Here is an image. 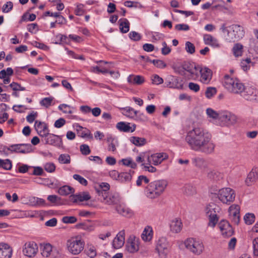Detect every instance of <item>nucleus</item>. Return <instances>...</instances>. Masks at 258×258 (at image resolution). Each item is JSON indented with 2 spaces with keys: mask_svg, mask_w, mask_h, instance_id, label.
Here are the masks:
<instances>
[{
  "mask_svg": "<svg viewBox=\"0 0 258 258\" xmlns=\"http://www.w3.org/2000/svg\"><path fill=\"white\" fill-rule=\"evenodd\" d=\"M185 141L191 149L206 154L213 153L215 147L211 134L202 127H195L188 131Z\"/></svg>",
  "mask_w": 258,
  "mask_h": 258,
  "instance_id": "f257e3e1",
  "label": "nucleus"
},
{
  "mask_svg": "<svg viewBox=\"0 0 258 258\" xmlns=\"http://www.w3.org/2000/svg\"><path fill=\"white\" fill-rule=\"evenodd\" d=\"M168 185L166 180H158L150 182L146 187L145 192L146 196L151 199L160 197Z\"/></svg>",
  "mask_w": 258,
  "mask_h": 258,
  "instance_id": "f03ea898",
  "label": "nucleus"
},
{
  "mask_svg": "<svg viewBox=\"0 0 258 258\" xmlns=\"http://www.w3.org/2000/svg\"><path fill=\"white\" fill-rule=\"evenodd\" d=\"M235 191L230 188H222L219 190L218 193H212V199L218 198L222 203L230 205L235 198Z\"/></svg>",
  "mask_w": 258,
  "mask_h": 258,
  "instance_id": "7ed1b4c3",
  "label": "nucleus"
},
{
  "mask_svg": "<svg viewBox=\"0 0 258 258\" xmlns=\"http://www.w3.org/2000/svg\"><path fill=\"white\" fill-rule=\"evenodd\" d=\"M223 85L229 92L239 94L245 91V86L238 79L232 78L228 75L224 77Z\"/></svg>",
  "mask_w": 258,
  "mask_h": 258,
  "instance_id": "20e7f679",
  "label": "nucleus"
},
{
  "mask_svg": "<svg viewBox=\"0 0 258 258\" xmlns=\"http://www.w3.org/2000/svg\"><path fill=\"white\" fill-rule=\"evenodd\" d=\"M221 209L219 206L214 203H209L206 207V213L209 217L208 225L214 227L218 221L217 214L220 212Z\"/></svg>",
  "mask_w": 258,
  "mask_h": 258,
  "instance_id": "39448f33",
  "label": "nucleus"
},
{
  "mask_svg": "<svg viewBox=\"0 0 258 258\" xmlns=\"http://www.w3.org/2000/svg\"><path fill=\"white\" fill-rule=\"evenodd\" d=\"M184 244L187 249L197 255L202 253L204 249L203 243L193 238L187 239L184 242Z\"/></svg>",
  "mask_w": 258,
  "mask_h": 258,
  "instance_id": "423d86ee",
  "label": "nucleus"
},
{
  "mask_svg": "<svg viewBox=\"0 0 258 258\" xmlns=\"http://www.w3.org/2000/svg\"><path fill=\"white\" fill-rule=\"evenodd\" d=\"M84 242L77 238L68 240L67 246L69 251L73 254H79L84 249Z\"/></svg>",
  "mask_w": 258,
  "mask_h": 258,
  "instance_id": "0eeeda50",
  "label": "nucleus"
},
{
  "mask_svg": "<svg viewBox=\"0 0 258 258\" xmlns=\"http://www.w3.org/2000/svg\"><path fill=\"white\" fill-rule=\"evenodd\" d=\"M5 151H9L11 153L27 154L32 151L30 144H19L10 145L9 147H4Z\"/></svg>",
  "mask_w": 258,
  "mask_h": 258,
  "instance_id": "6e6552de",
  "label": "nucleus"
},
{
  "mask_svg": "<svg viewBox=\"0 0 258 258\" xmlns=\"http://www.w3.org/2000/svg\"><path fill=\"white\" fill-rule=\"evenodd\" d=\"M170 244L165 237H161L157 241L156 250L161 258H166L169 252Z\"/></svg>",
  "mask_w": 258,
  "mask_h": 258,
  "instance_id": "1a4fd4ad",
  "label": "nucleus"
},
{
  "mask_svg": "<svg viewBox=\"0 0 258 258\" xmlns=\"http://www.w3.org/2000/svg\"><path fill=\"white\" fill-rule=\"evenodd\" d=\"M219 120L222 126H229L234 124L237 120L236 116L229 112H224L220 114Z\"/></svg>",
  "mask_w": 258,
  "mask_h": 258,
  "instance_id": "9d476101",
  "label": "nucleus"
},
{
  "mask_svg": "<svg viewBox=\"0 0 258 258\" xmlns=\"http://www.w3.org/2000/svg\"><path fill=\"white\" fill-rule=\"evenodd\" d=\"M232 32H230L228 40L231 42L238 41L244 35V31L242 27L239 25H233L231 26Z\"/></svg>",
  "mask_w": 258,
  "mask_h": 258,
  "instance_id": "9b49d317",
  "label": "nucleus"
},
{
  "mask_svg": "<svg viewBox=\"0 0 258 258\" xmlns=\"http://www.w3.org/2000/svg\"><path fill=\"white\" fill-rule=\"evenodd\" d=\"M38 251L37 244L34 241H29L25 243L23 247L24 254L29 257H34Z\"/></svg>",
  "mask_w": 258,
  "mask_h": 258,
  "instance_id": "f8f14e48",
  "label": "nucleus"
},
{
  "mask_svg": "<svg viewBox=\"0 0 258 258\" xmlns=\"http://www.w3.org/2000/svg\"><path fill=\"white\" fill-rule=\"evenodd\" d=\"M183 70L190 74V77L192 79H196L198 77L200 71H201V67L195 63H191L188 62H184L182 66Z\"/></svg>",
  "mask_w": 258,
  "mask_h": 258,
  "instance_id": "ddd939ff",
  "label": "nucleus"
},
{
  "mask_svg": "<svg viewBox=\"0 0 258 258\" xmlns=\"http://www.w3.org/2000/svg\"><path fill=\"white\" fill-rule=\"evenodd\" d=\"M218 226L223 236L230 237L233 235V229L227 221L221 220L219 223Z\"/></svg>",
  "mask_w": 258,
  "mask_h": 258,
  "instance_id": "4468645a",
  "label": "nucleus"
},
{
  "mask_svg": "<svg viewBox=\"0 0 258 258\" xmlns=\"http://www.w3.org/2000/svg\"><path fill=\"white\" fill-rule=\"evenodd\" d=\"M229 215L231 216L232 222L238 225L240 221V207L238 205H233L229 209Z\"/></svg>",
  "mask_w": 258,
  "mask_h": 258,
  "instance_id": "2eb2a0df",
  "label": "nucleus"
},
{
  "mask_svg": "<svg viewBox=\"0 0 258 258\" xmlns=\"http://www.w3.org/2000/svg\"><path fill=\"white\" fill-rule=\"evenodd\" d=\"M125 232L124 230L120 231L114 238L112 242V246L115 249L121 248L124 243Z\"/></svg>",
  "mask_w": 258,
  "mask_h": 258,
  "instance_id": "dca6fc26",
  "label": "nucleus"
},
{
  "mask_svg": "<svg viewBox=\"0 0 258 258\" xmlns=\"http://www.w3.org/2000/svg\"><path fill=\"white\" fill-rule=\"evenodd\" d=\"M13 250L7 243H0V258H11Z\"/></svg>",
  "mask_w": 258,
  "mask_h": 258,
  "instance_id": "f3484780",
  "label": "nucleus"
},
{
  "mask_svg": "<svg viewBox=\"0 0 258 258\" xmlns=\"http://www.w3.org/2000/svg\"><path fill=\"white\" fill-rule=\"evenodd\" d=\"M139 239L136 237L130 238L126 243V249L130 253L137 252L139 249Z\"/></svg>",
  "mask_w": 258,
  "mask_h": 258,
  "instance_id": "a211bd4d",
  "label": "nucleus"
},
{
  "mask_svg": "<svg viewBox=\"0 0 258 258\" xmlns=\"http://www.w3.org/2000/svg\"><path fill=\"white\" fill-rule=\"evenodd\" d=\"M182 228L181 220L179 218L173 219L170 223V231L174 233L180 232Z\"/></svg>",
  "mask_w": 258,
  "mask_h": 258,
  "instance_id": "6ab92c4d",
  "label": "nucleus"
},
{
  "mask_svg": "<svg viewBox=\"0 0 258 258\" xmlns=\"http://www.w3.org/2000/svg\"><path fill=\"white\" fill-rule=\"evenodd\" d=\"M204 41L205 44L210 45L214 48H219L221 45L218 40L210 34L204 35Z\"/></svg>",
  "mask_w": 258,
  "mask_h": 258,
  "instance_id": "aec40b11",
  "label": "nucleus"
},
{
  "mask_svg": "<svg viewBox=\"0 0 258 258\" xmlns=\"http://www.w3.org/2000/svg\"><path fill=\"white\" fill-rule=\"evenodd\" d=\"M199 74H201V81L203 83H208L212 79V72L207 68L204 69L201 68V71H200Z\"/></svg>",
  "mask_w": 258,
  "mask_h": 258,
  "instance_id": "412c9836",
  "label": "nucleus"
},
{
  "mask_svg": "<svg viewBox=\"0 0 258 258\" xmlns=\"http://www.w3.org/2000/svg\"><path fill=\"white\" fill-rule=\"evenodd\" d=\"M90 198V196L87 192H83L78 195H72L70 196V200L73 203L88 201Z\"/></svg>",
  "mask_w": 258,
  "mask_h": 258,
  "instance_id": "4be33fe9",
  "label": "nucleus"
},
{
  "mask_svg": "<svg viewBox=\"0 0 258 258\" xmlns=\"http://www.w3.org/2000/svg\"><path fill=\"white\" fill-rule=\"evenodd\" d=\"M44 142L46 144L53 146H59V144L61 143L60 139L58 136L51 134H49L47 135V136L45 138V141Z\"/></svg>",
  "mask_w": 258,
  "mask_h": 258,
  "instance_id": "5701e85b",
  "label": "nucleus"
},
{
  "mask_svg": "<svg viewBox=\"0 0 258 258\" xmlns=\"http://www.w3.org/2000/svg\"><path fill=\"white\" fill-rule=\"evenodd\" d=\"M130 123L124 122H119L116 124V128L121 132H133L135 131L136 125L133 124V128L130 126Z\"/></svg>",
  "mask_w": 258,
  "mask_h": 258,
  "instance_id": "b1692460",
  "label": "nucleus"
},
{
  "mask_svg": "<svg viewBox=\"0 0 258 258\" xmlns=\"http://www.w3.org/2000/svg\"><path fill=\"white\" fill-rule=\"evenodd\" d=\"M167 158L168 155L164 153H156L151 155L152 163L155 165L160 164L164 160Z\"/></svg>",
  "mask_w": 258,
  "mask_h": 258,
  "instance_id": "393cba45",
  "label": "nucleus"
},
{
  "mask_svg": "<svg viewBox=\"0 0 258 258\" xmlns=\"http://www.w3.org/2000/svg\"><path fill=\"white\" fill-rule=\"evenodd\" d=\"M257 173L255 170L253 168L248 173L245 180V182L247 186L251 185L256 181L258 178V174Z\"/></svg>",
  "mask_w": 258,
  "mask_h": 258,
  "instance_id": "a878e982",
  "label": "nucleus"
},
{
  "mask_svg": "<svg viewBox=\"0 0 258 258\" xmlns=\"http://www.w3.org/2000/svg\"><path fill=\"white\" fill-rule=\"evenodd\" d=\"M127 81L132 84L140 85L144 83L145 79L142 76L131 75L127 78Z\"/></svg>",
  "mask_w": 258,
  "mask_h": 258,
  "instance_id": "bb28decb",
  "label": "nucleus"
},
{
  "mask_svg": "<svg viewBox=\"0 0 258 258\" xmlns=\"http://www.w3.org/2000/svg\"><path fill=\"white\" fill-rule=\"evenodd\" d=\"M77 131L78 136L82 138H88L93 139V136L91 135L89 130L87 128H83L80 125L77 126Z\"/></svg>",
  "mask_w": 258,
  "mask_h": 258,
  "instance_id": "cd10ccee",
  "label": "nucleus"
},
{
  "mask_svg": "<svg viewBox=\"0 0 258 258\" xmlns=\"http://www.w3.org/2000/svg\"><path fill=\"white\" fill-rule=\"evenodd\" d=\"M116 210L118 214L123 216L131 217L132 215V212L130 209L121 205L116 207Z\"/></svg>",
  "mask_w": 258,
  "mask_h": 258,
  "instance_id": "c85d7f7f",
  "label": "nucleus"
},
{
  "mask_svg": "<svg viewBox=\"0 0 258 258\" xmlns=\"http://www.w3.org/2000/svg\"><path fill=\"white\" fill-rule=\"evenodd\" d=\"M75 192V189L70 186L63 185L58 190V193L61 196H67Z\"/></svg>",
  "mask_w": 258,
  "mask_h": 258,
  "instance_id": "c756f323",
  "label": "nucleus"
},
{
  "mask_svg": "<svg viewBox=\"0 0 258 258\" xmlns=\"http://www.w3.org/2000/svg\"><path fill=\"white\" fill-rule=\"evenodd\" d=\"M192 161L195 165L199 168L205 169L207 167V163L203 158H195L192 159Z\"/></svg>",
  "mask_w": 258,
  "mask_h": 258,
  "instance_id": "7c9ffc66",
  "label": "nucleus"
},
{
  "mask_svg": "<svg viewBox=\"0 0 258 258\" xmlns=\"http://www.w3.org/2000/svg\"><path fill=\"white\" fill-rule=\"evenodd\" d=\"M121 109L123 111V115L131 118H134L136 116L138 112V111L135 110L131 107H126L121 108Z\"/></svg>",
  "mask_w": 258,
  "mask_h": 258,
  "instance_id": "2f4dec72",
  "label": "nucleus"
},
{
  "mask_svg": "<svg viewBox=\"0 0 258 258\" xmlns=\"http://www.w3.org/2000/svg\"><path fill=\"white\" fill-rule=\"evenodd\" d=\"M131 143L137 146H141L145 145L147 143L146 139L144 138L137 137H132L130 139Z\"/></svg>",
  "mask_w": 258,
  "mask_h": 258,
  "instance_id": "473e14b6",
  "label": "nucleus"
},
{
  "mask_svg": "<svg viewBox=\"0 0 258 258\" xmlns=\"http://www.w3.org/2000/svg\"><path fill=\"white\" fill-rule=\"evenodd\" d=\"M240 66L244 71H247L249 70L251 66H254V62L251 61L250 58H246L242 60Z\"/></svg>",
  "mask_w": 258,
  "mask_h": 258,
  "instance_id": "72a5a7b5",
  "label": "nucleus"
},
{
  "mask_svg": "<svg viewBox=\"0 0 258 258\" xmlns=\"http://www.w3.org/2000/svg\"><path fill=\"white\" fill-rule=\"evenodd\" d=\"M183 192L187 196H193L196 193V189L192 185L187 184L183 187Z\"/></svg>",
  "mask_w": 258,
  "mask_h": 258,
  "instance_id": "f704fd0d",
  "label": "nucleus"
},
{
  "mask_svg": "<svg viewBox=\"0 0 258 258\" xmlns=\"http://www.w3.org/2000/svg\"><path fill=\"white\" fill-rule=\"evenodd\" d=\"M232 51L235 57L240 56L243 52V46L239 43L235 44L232 48Z\"/></svg>",
  "mask_w": 258,
  "mask_h": 258,
  "instance_id": "c9c22d12",
  "label": "nucleus"
},
{
  "mask_svg": "<svg viewBox=\"0 0 258 258\" xmlns=\"http://www.w3.org/2000/svg\"><path fill=\"white\" fill-rule=\"evenodd\" d=\"M34 126L37 132H40L41 133L42 131H45L48 129L45 123L38 120L35 121Z\"/></svg>",
  "mask_w": 258,
  "mask_h": 258,
  "instance_id": "e433bc0d",
  "label": "nucleus"
},
{
  "mask_svg": "<svg viewBox=\"0 0 258 258\" xmlns=\"http://www.w3.org/2000/svg\"><path fill=\"white\" fill-rule=\"evenodd\" d=\"M208 177L209 178L218 180L222 177V174L215 170H211L208 172Z\"/></svg>",
  "mask_w": 258,
  "mask_h": 258,
  "instance_id": "4c0bfd02",
  "label": "nucleus"
},
{
  "mask_svg": "<svg viewBox=\"0 0 258 258\" xmlns=\"http://www.w3.org/2000/svg\"><path fill=\"white\" fill-rule=\"evenodd\" d=\"M130 23L126 19H123L122 22H120L119 29L122 33H125L129 31Z\"/></svg>",
  "mask_w": 258,
  "mask_h": 258,
  "instance_id": "58836bf2",
  "label": "nucleus"
},
{
  "mask_svg": "<svg viewBox=\"0 0 258 258\" xmlns=\"http://www.w3.org/2000/svg\"><path fill=\"white\" fill-rule=\"evenodd\" d=\"M119 198L118 196L115 195H111L108 196V198L106 201V203L108 205H115L119 203Z\"/></svg>",
  "mask_w": 258,
  "mask_h": 258,
  "instance_id": "ea45409f",
  "label": "nucleus"
},
{
  "mask_svg": "<svg viewBox=\"0 0 258 258\" xmlns=\"http://www.w3.org/2000/svg\"><path fill=\"white\" fill-rule=\"evenodd\" d=\"M52 250V247L51 244L47 243L43 246L41 254L44 257H48L50 255Z\"/></svg>",
  "mask_w": 258,
  "mask_h": 258,
  "instance_id": "a19ab883",
  "label": "nucleus"
},
{
  "mask_svg": "<svg viewBox=\"0 0 258 258\" xmlns=\"http://www.w3.org/2000/svg\"><path fill=\"white\" fill-rule=\"evenodd\" d=\"M132 179V175L130 173L121 172L119 174L118 180L121 182H128Z\"/></svg>",
  "mask_w": 258,
  "mask_h": 258,
  "instance_id": "79ce46f5",
  "label": "nucleus"
},
{
  "mask_svg": "<svg viewBox=\"0 0 258 258\" xmlns=\"http://www.w3.org/2000/svg\"><path fill=\"white\" fill-rule=\"evenodd\" d=\"M12 162L9 159L3 160L0 159V168L6 170H10L12 168Z\"/></svg>",
  "mask_w": 258,
  "mask_h": 258,
  "instance_id": "37998d69",
  "label": "nucleus"
},
{
  "mask_svg": "<svg viewBox=\"0 0 258 258\" xmlns=\"http://www.w3.org/2000/svg\"><path fill=\"white\" fill-rule=\"evenodd\" d=\"M53 100V98L52 97H46L40 101V104L41 106H44L45 108H48L52 105Z\"/></svg>",
  "mask_w": 258,
  "mask_h": 258,
  "instance_id": "c03bdc74",
  "label": "nucleus"
},
{
  "mask_svg": "<svg viewBox=\"0 0 258 258\" xmlns=\"http://www.w3.org/2000/svg\"><path fill=\"white\" fill-rule=\"evenodd\" d=\"M58 161L61 164H69L71 162V157L69 154H63L59 155Z\"/></svg>",
  "mask_w": 258,
  "mask_h": 258,
  "instance_id": "a18cd8bd",
  "label": "nucleus"
},
{
  "mask_svg": "<svg viewBox=\"0 0 258 258\" xmlns=\"http://www.w3.org/2000/svg\"><path fill=\"white\" fill-rule=\"evenodd\" d=\"M255 220V216L252 213H247L244 217L245 223L247 225L252 224Z\"/></svg>",
  "mask_w": 258,
  "mask_h": 258,
  "instance_id": "49530a36",
  "label": "nucleus"
},
{
  "mask_svg": "<svg viewBox=\"0 0 258 258\" xmlns=\"http://www.w3.org/2000/svg\"><path fill=\"white\" fill-rule=\"evenodd\" d=\"M216 92L217 90L216 88L212 87H208L205 92V95L207 98H211L216 94Z\"/></svg>",
  "mask_w": 258,
  "mask_h": 258,
  "instance_id": "de8ad7c7",
  "label": "nucleus"
},
{
  "mask_svg": "<svg viewBox=\"0 0 258 258\" xmlns=\"http://www.w3.org/2000/svg\"><path fill=\"white\" fill-rule=\"evenodd\" d=\"M185 49L186 51L189 54H193L195 52V46L189 41H187L185 45Z\"/></svg>",
  "mask_w": 258,
  "mask_h": 258,
  "instance_id": "09e8293b",
  "label": "nucleus"
},
{
  "mask_svg": "<svg viewBox=\"0 0 258 258\" xmlns=\"http://www.w3.org/2000/svg\"><path fill=\"white\" fill-rule=\"evenodd\" d=\"M171 82H169L167 84V86L169 87V88H182V85H180V86H178L177 85L178 83V79L176 78L172 77V78L171 79Z\"/></svg>",
  "mask_w": 258,
  "mask_h": 258,
  "instance_id": "8fccbe9b",
  "label": "nucleus"
},
{
  "mask_svg": "<svg viewBox=\"0 0 258 258\" xmlns=\"http://www.w3.org/2000/svg\"><path fill=\"white\" fill-rule=\"evenodd\" d=\"M123 165L131 167L132 168L135 169L137 167V164L134 162L131 159H123L121 161Z\"/></svg>",
  "mask_w": 258,
  "mask_h": 258,
  "instance_id": "3c124183",
  "label": "nucleus"
},
{
  "mask_svg": "<svg viewBox=\"0 0 258 258\" xmlns=\"http://www.w3.org/2000/svg\"><path fill=\"white\" fill-rule=\"evenodd\" d=\"M152 230L149 231L146 228L144 229L143 233L142 234V238L145 241H150L152 238V235L151 234Z\"/></svg>",
  "mask_w": 258,
  "mask_h": 258,
  "instance_id": "603ef678",
  "label": "nucleus"
},
{
  "mask_svg": "<svg viewBox=\"0 0 258 258\" xmlns=\"http://www.w3.org/2000/svg\"><path fill=\"white\" fill-rule=\"evenodd\" d=\"M58 108L65 113L72 114L73 113L72 110L71 109V106L65 104L59 105Z\"/></svg>",
  "mask_w": 258,
  "mask_h": 258,
  "instance_id": "864d4df0",
  "label": "nucleus"
},
{
  "mask_svg": "<svg viewBox=\"0 0 258 258\" xmlns=\"http://www.w3.org/2000/svg\"><path fill=\"white\" fill-rule=\"evenodd\" d=\"M206 113L209 117L213 119L219 118L220 115L216 111L211 108L207 109Z\"/></svg>",
  "mask_w": 258,
  "mask_h": 258,
  "instance_id": "5fc2aeb1",
  "label": "nucleus"
},
{
  "mask_svg": "<svg viewBox=\"0 0 258 258\" xmlns=\"http://www.w3.org/2000/svg\"><path fill=\"white\" fill-rule=\"evenodd\" d=\"M56 40L54 42L55 44H60L61 42H66L67 39V36L64 35L58 34L55 36Z\"/></svg>",
  "mask_w": 258,
  "mask_h": 258,
  "instance_id": "6e6d98bb",
  "label": "nucleus"
},
{
  "mask_svg": "<svg viewBox=\"0 0 258 258\" xmlns=\"http://www.w3.org/2000/svg\"><path fill=\"white\" fill-rule=\"evenodd\" d=\"M190 29L189 25L186 24H179L175 26V29L177 31H188Z\"/></svg>",
  "mask_w": 258,
  "mask_h": 258,
  "instance_id": "4d7b16f0",
  "label": "nucleus"
},
{
  "mask_svg": "<svg viewBox=\"0 0 258 258\" xmlns=\"http://www.w3.org/2000/svg\"><path fill=\"white\" fill-rule=\"evenodd\" d=\"M77 219L75 216H64L62 219L64 223H75L77 222Z\"/></svg>",
  "mask_w": 258,
  "mask_h": 258,
  "instance_id": "13d9d810",
  "label": "nucleus"
},
{
  "mask_svg": "<svg viewBox=\"0 0 258 258\" xmlns=\"http://www.w3.org/2000/svg\"><path fill=\"white\" fill-rule=\"evenodd\" d=\"M44 169L48 172H53L55 169V166L53 163H46L44 166Z\"/></svg>",
  "mask_w": 258,
  "mask_h": 258,
  "instance_id": "bf43d9fd",
  "label": "nucleus"
},
{
  "mask_svg": "<svg viewBox=\"0 0 258 258\" xmlns=\"http://www.w3.org/2000/svg\"><path fill=\"white\" fill-rule=\"evenodd\" d=\"M162 48L161 49V53L163 55H166L168 54L171 52L170 48L167 46L165 41L162 43Z\"/></svg>",
  "mask_w": 258,
  "mask_h": 258,
  "instance_id": "052dcab7",
  "label": "nucleus"
},
{
  "mask_svg": "<svg viewBox=\"0 0 258 258\" xmlns=\"http://www.w3.org/2000/svg\"><path fill=\"white\" fill-rule=\"evenodd\" d=\"M73 178L83 185L86 186L88 184L87 180L79 174H74Z\"/></svg>",
  "mask_w": 258,
  "mask_h": 258,
  "instance_id": "680f3d73",
  "label": "nucleus"
},
{
  "mask_svg": "<svg viewBox=\"0 0 258 258\" xmlns=\"http://www.w3.org/2000/svg\"><path fill=\"white\" fill-rule=\"evenodd\" d=\"M129 37L134 41H139L140 40L142 36L141 34L138 32H136L135 31H131L129 33Z\"/></svg>",
  "mask_w": 258,
  "mask_h": 258,
  "instance_id": "e2e57ef3",
  "label": "nucleus"
},
{
  "mask_svg": "<svg viewBox=\"0 0 258 258\" xmlns=\"http://www.w3.org/2000/svg\"><path fill=\"white\" fill-rule=\"evenodd\" d=\"M80 151L82 154L84 155H89L91 152L89 146L86 144H83L80 146Z\"/></svg>",
  "mask_w": 258,
  "mask_h": 258,
  "instance_id": "0e129e2a",
  "label": "nucleus"
},
{
  "mask_svg": "<svg viewBox=\"0 0 258 258\" xmlns=\"http://www.w3.org/2000/svg\"><path fill=\"white\" fill-rule=\"evenodd\" d=\"M96 191L100 197V200L102 201L103 200L105 202H106L108 196L107 191L97 190Z\"/></svg>",
  "mask_w": 258,
  "mask_h": 258,
  "instance_id": "69168bd1",
  "label": "nucleus"
},
{
  "mask_svg": "<svg viewBox=\"0 0 258 258\" xmlns=\"http://www.w3.org/2000/svg\"><path fill=\"white\" fill-rule=\"evenodd\" d=\"M10 86L13 89L14 91H25V88L21 86L20 84L13 82L10 85Z\"/></svg>",
  "mask_w": 258,
  "mask_h": 258,
  "instance_id": "338daca9",
  "label": "nucleus"
},
{
  "mask_svg": "<svg viewBox=\"0 0 258 258\" xmlns=\"http://www.w3.org/2000/svg\"><path fill=\"white\" fill-rule=\"evenodd\" d=\"M253 254L254 256H258V238L253 239L252 241Z\"/></svg>",
  "mask_w": 258,
  "mask_h": 258,
  "instance_id": "774afa93",
  "label": "nucleus"
}]
</instances>
